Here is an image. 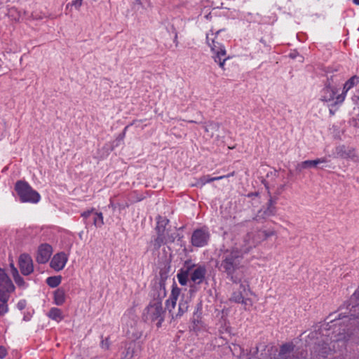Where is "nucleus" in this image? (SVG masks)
Masks as SVG:
<instances>
[{
	"mask_svg": "<svg viewBox=\"0 0 359 359\" xmlns=\"http://www.w3.org/2000/svg\"><path fill=\"white\" fill-rule=\"evenodd\" d=\"M243 257L238 248L227 249L219 255V261L216 264L218 270L225 273L226 278L238 284L243 279Z\"/></svg>",
	"mask_w": 359,
	"mask_h": 359,
	"instance_id": "obj_1",
	"label": "nucleus"
},
{
	"mask_svg": "<svg viewBox=\"0 0 359 359\" xmlns=\"http://www.w3.org/2000/svg\"><path fill=\"white\" fill-rule=\"evenodd\" d=\"M225 31L226 29L223 28L213 32L212 29L210 31V33L206 34V42L213 53L212 57L223 69H224L225 61L229 58L226 56V48L222 42L223 39L219 38V35Z\"/></svg>",
	"mask_w": 359,
	"mask_h": 359,
	"instance_id": "obj_2",
	"label": "nucleus"
},
{
	"mask_svg": "<svg viewBox=\"0 0 359 359\" xmlns=\"http://www.w3.org/2000/svg\"><path fill=\"white\" fill-rule=\"evenodd\" d=\"M14 190L21 203H37L41 200V196L25 180H18L14 186Z\"/></svg>",
	"mask_w": 359,
	"mask_h": 359,
	"instance_id": "obj_3",
	"label": "nucleus"
},
{
	"mask_svg": "<svg viewBox=\"0 0 359 359\" xmlns=\"http://www.w3.org/2000/svg\"><path fill=\"white\" fill-rule=\"evenodd\" d=\"M348 312L341 313L338 315V318L330 319V322L336 320H343V323L351 320L359 319V287L350 297L349 300L344 303Z\"/></svg>",
	"mask_w": 359,
	"mask_h": 359,
	"instance_id": "obj_4",
	"label": "nucleus"
},
{
	"mask_svg": "<svg viewBox=\"0 0 359 359\" xmlns=\"http://www.w3.org/2000/svg\"><path fill=\"white\" fill-rule=\"evenodd\" d=\"M165 311L163 309L162 303L160 302H149L143 313V319L145 322L157 321V327H161L164 321Z\"/></svg>",
	"mask_w": 359,
	"mask_h": 359,
	"instance_id": "obj_5",
	"label": "nucleus"
},
{
	"mask_svg": "<svg viewBox=\"0 0 359 359\" xmlns=\"http://www.w3.org/2000/svg\"><path fill=\"white\" fill-rule=\"evenodd\" d=\"M262 183L264 184L265 188L268 190L269 199L268 200V202L266 203V208L264 209L262 208L259 210H258L256 215L253 217V220L257 221L258 222H262L263 221L266 220V218L276 215V204L278 198L277 196H272L271 195V192L269 191V187L266 180L262 181Z\"/></svg>",
	"mask_w": 359,
	"mask_h": 359,
	"instance_id": "obj_6",
	"label": "nucleus"
},
{
	"mask_svg": "<svg viewBox=\"0 0 359 359\" xmlns=\"http://www.w3.org/2000/svg\"><path fill=\"white\" fill-rule=\"evenodd\" d=\"M210 238V234L208 227L203 226L196 229L193 231L191 238V243L194 247H204L208 245Z\"/></svg>",
	"mask_w": 359,
	"mask_h": 359,
	"instance_id": "obj_7",
	"label": "nucleus"
},
{
	"mask_svg": "<svg viewBox=\"0 0 359 359\" xmlns=\"http://www.w3.org/2000/svg\"><path fill=\"white\" fill-rule=\"evenodd\" d=\"M238 283L240 284L239 289L232 293L229 300L235 303H241L246 305L247 302L250 301L249 299H245V295H247V290H250L248 282L243 279Z\"/></svg>",
	"mask_w": 359,
	"mask_h": 359,
	"instance_id": "obj_8",
	"label": "nucleus"
},
{
	"mask_svg": "<svg viewBox=\"0 0 359 359\" xmlns=\"http://www.w3.org/2000/svg\"><path fill=\"white\" fill-rule=\"evenodd\" d=\"M18 266L23 276H29L34 272L33 260L27 253H22L18 257Z\"/></svg>",
	"mask_w": 359,
	"mask_h": 359,
	"instance_id": "obj_9",
	"label": "nucleus"
},
{
	"mask_svg": "<svg viewBox=\"0 0 359 359\" xmlns=\"http://www.w3.org/2000/svg\"><path fill=\"white\" fill-rule=\"evenodd\" d=\"M332 82L333 76H331L327 79V81L325 83V86L321 90V101L330 102L332 101L334 97L336 98L335 95L337 93V88L332 86Z\"/></svg>",
	"mask_w": 359,
	"mask_h": 359,
	"instance_id": "obj_10",
	"label": "nucleus"
},
{
	"mask_svg": "<svg viewBox=\"0 0 359 359\" xmlns=\"http://www.w3.org/2000/svg\"><path fill=\"white\" fill-rule=\"evenodd\" d=\"M149 296L151 298L150 302H160L162 303V300L166 296L165 285L154 281Z\"/></svg>",
	"mask_w": 359,
	"mask_h": 359,
	"instance_id": "obj_11",
	"label": "nucleus"
},
{
	"mask_svg": "<svg viewBox=\"0 0 359 359\" xmlns=\"http://www.w3.org/2000/svg\"><path fill=\"white\" fill-rule=\"evenodd\" d=\"M313 352L318 359L326 358L334 352V347L332 348L328 342L321 340L315 344Z\"/></svg>",
	"mask_w": 359,
	"mask_h": 359,
	"instance_id": "obj_12",
	"label": "nucleus"
},
{
	"mask_svg": "<svg viewBox=\"0 0 359 359\" xmlns=\"http://www.w3.org/2000/svg\"><path fill=\"white\" fill-rule=\"evenodd\" d=\"M53 252L52 246L48 243L41 244L37 250L36 261L39 264H46L49 260Z\"/></svg>",
	"mask_w": 359,
	"mask_h": 359,
	"instance_id": "obj_13",
	"label": "nucleus"
},
{
	"mask_svg": "<svg viewBox=\"0 0 359 359\" xmlns=\"http://www.w3.org/2000/svg\"><path fill=\"white\" fill-rule=\"evenodd\" d=\"M207 273V269L204 264H199L191 271L190 274V282H192L194 285H201L205 278Z\"/></svg>",
	"mask_w": 359,
	"mask_h": 359,
	"instance_id": "obj_14",
	"label": "nucleus"
},
{
	"mask_svg": "<svg viewBox=\"0 0 359 359\" xmlns=\"http://www.w3.org/2000/svg\"><path fill=\"white\" fill-rule=\"evenodd\" d=\"M15 287L4 269L0 267V292H13Z\"/></svg>",
	"mask_w": 359,
	"mask_h": 359,
	"instance_id": "obj_15",
	"label": "nucleus"
},
{
	"mask_svg": "<svg viewBox=\"0 0 359 359\" xmlns=\"http://www.w3.org/2000/svg\"><path fill=\"white\" fill-rule=\"evenodd\" d=\"M359 83V76H353L344 84L342 93L336 96V101L332 105L341 104L346 97L347 92L354 86Z\"/></svg>",
	"mask_w": 359,
	"mask_h": 359,
	"instance_id": "obj_16",
	"label": "nucleus"
},
{
	"mask_svg": "<svg viewBox=\"0 0 359 359\" xmlns=\"http://www.w3.org/2000/svg\"><path fill=\"white\" fill-rule=\"evenodd\" d=\"M67 261L68 257L67 254L64 252H60L54 255L50 262V266L55 271H60L64 269Z\"/></svg>",
	"mask_w": 359,
	"mask_h": 359,
	"instance_id": "obj_17",
	"label": "nucleus"
},
{
	"mask_svg": "<svg viewBox=\"0 0 359 359\" xmlns=\"http://www.w3.org/2000/svg\"><path fill=\"white\" fill-rule=\"evenodd\" d=\"M327 158L325 157L316 158L315 160H306L299 163L296 165V171L299 173L304 169H309L311 168H318V165L320 163H327ZM320 169H323V167H319Z\"/></svg>",
	"mask_w": 359,
	"mask_h": 359,
	"instance_id": "obj_18",
	"label": "nucleus"
},
{
	"mask_svg": "<svg viewBox=\"0 0 359 359\" xmlns=\"http://www.w3.org/2000/svg\"><path fill=\"white\" fill-rule=\"evenodd\" d=\"M189 123H195L203 125L206 135L209 138H212L215 132L218 131L220 127V124L213 121H208L205 122H197L195 121H189Z\"/></svg>",
	"mask_w": 359,
	"mask_h": 359,
	"instance_id": "obj_19",
	"label": "nucleus"
},
{
	"mask_svg": "<svg viewBox=\"0 0 359 359\" xmlns=\"http://www.w3.org/2000/svg\"><path fill=\"white\" fill-rule=\"evenodd\" d=\"M256 247L255 243L250 237V233H246L243 238L240 248H238V251L241 252V255L249 253L253 248Z\"/></svg>",
	"mask_w": 359,
	"mask_h": 359,
	"instance_id": "obj_20",
	"label": "nucleus"
},
{
	"mask_svg": "<svg viewBox=\"0 0 359 359\" xmlns=\"http://www.w3.org/2000/svg\"><path fill=\"white\" fill-rule=\"evenodd\" d=\"M189 302L190 300L188 299H184L182 297L178 304V311L177 313L174 316L173 313H172V319H177L181 318L184 313H185L189 307Z\"/></svg>",
	"mask_w": 359,
	"mask_h": 359,
	"instance_id": "obj_21",
	"label": "nucleus"
},
{
	"mask_svg": "<svg viewBox=\"0 0 359 359\" xmlns=\"http://www.w3.org/2000/svg\"><path fill=\"white\" fill-rule=\"evenodd\" d=\"M11 292H0V316L8 311V301Z\"/></svg>",
	"mask_w": 359,
	"mask_h": 359,
	"instance_id": "obj_22",
	"label": "nucleus"
},
{
	"mask_svg": "<svg viewBox=\"0 0 359 359\" xmlns=\"http://www.w3.org/2000/svg\"><path fill=\"white\" fill-rule=\"evenodd\" d=\"M294 348V345L292 343H285L280 346V351L278 353V357L280 359H285L287 358V354L291 353Z\"/></svg>",
	"mask_w": 359,
	"mask_h": 359,
	"instance_id": "obj_23",
	"label": "nucleus"
},
{
	"mask_svg": "<svg viewBox=\"0 0 359 359\" xmlns=\"http://www.w3.org/2000/svg\"><path fill=\"white\" fill-rule=\"evenodd\" d=\"M222 179H224V177H211L210 175H203V176L201 177L195 184H192V186L202 187L206 183L220 180Z\"/></svg>",
	"mask_w": 359,
	"mask_h": 359,
	"instance_id": "obj_24",
	"label": "nucleus"
},
{
	"mask_svg": "<svg viewBox=\"0 0 359 359\" xmlns=\"http://www.w3.org/2000/svg\"><path fill=\"white\" fill-rule=\"evenodd\" d=\"M170 270V266L168 264H165L163 267L160 269L159 271V278L156 279L154 281L158 282L160 283H164L165 285V281L168 278V273Z\"/></svg>",
	"mask_w": 359,
	"mask_h": 359,
	"instance_id": "obj_25",
	"label": "nucleus"
},
{
	"mask_svg": "<svg viewBox=\"0 0 359 359\" xmlns=\"http://www.w3.org/2000/svg\"><path fill=\"white\" fill-rule=\"evenodd\" d=\"M201 315H202V306H201V303H198L196 305V310L194 313L193 318L191 319L194 330H195L196 327H198V324L201 322Z\"/></svg>",
	"mask_w": 359,
	"mask_h": 359,
	"instance_id": "obj_26",
	"label": "nucleus"
},
{
	"mask_svg": "<svg viewBox=\"0 0 359 359\" xmlns=\"http://www.w3.org/2000/svg\"><path fill=\"white\" fill-rule=\"evenodd\" d=\"M65 302V292L62 288H58L54 292V303L57 306L62 305Z\"/></svg>",
	"mask_w": 359,
	"mask_h": 359,
	"instance_id": "obj_27",
	"label": "nucleus"
},
{
	"mask_svg": "<svg viewBox=\"0 0 359 359\" xmlns=\"http://www.w3.org/2000/svg\"><path fill=\"white\" fill-rule=\"evenodd\" d=\"M157 219V225L155 228L156 233L164 234L165 226L168 224L169 220L165 217H162L161 216H158Z\"/></svg>",
	"mask_w": 359,
	"mask_h": 359,
	"instance_id": "obj_28",
	"label": "nucleus"
},
{
	"mask_svg": "<svg viewBox=\"0 0 359 359\" xmlns=\"http://www.w3.org/2000/svg\"><path fill=\"white\" fill-rule=\"evenodd\" d=\"M189 275L187 271H184V268L180 269L177 274L179 283L182 286L187 285L188 282L190 281L189 280Z\"/></svg>",
	"mask_w": 359,
	"mask_h": 359,
	"instance_id": "obj_29",
	"label": "nucleus"
},
{
	"mask_svg": "<svg viewBox=\"0 0 359 359\" xmlns=\"http://www.w3.org/2000/svg\"><path fill=\"white\" fill-rule=\"evenodd\" d=\"M48 316L56 321H60L63 319L62 312L58 308H51L48 312Z\"/></svg>",
	"mask_w": 359,
	"mask_h": 359,
	"instance_id": "obj_30",
	"label": "nucleus"
},
{
	"mask_svg": "<svg viewBox=\"0 0 359 359\" xmlns=\"http://www.w3.org/2000/svg\"><path fill=\"white\" fill-rule=\"evenodd\" d=\"M61 280V276H50L46 279V283L49 287L54 288L60 284Z\"/></svg>",
	"mask_w": 359,
	"mask_h": 359,
	"instance_id": "obj_31",
	"label": "nucleus"
},
{
	"mask_svg": "<svg viewBox=\"0 0 359 359\" xmlns=\"http://www.w3.org/2000/svg\"><path fill=\"white\" fill-rule=\"evenodd\" d=\"M93 224L98 228H100L104 224L103 215L102 212H95L92 217Z\"/></svg>",
	"mask_w": 359,
	"mask_h": 359,
	"instance_id": "obj_32",
	"label": "nucleus"
},
{
	"mask_svg": "<svg viewBox=\"0 0 359 359\" xmlns=\"http://www.w3.org/2000/svg\"><path fill=\"white\" fill-rule=\"evenodd\" d=\"M248 233H250V237L256 246H257L259 243L264 241L261 229L258 230L255 233L249 232Z\"/></svg>",
	"mask_w": 359,
	"mask_h": 359,
	"instance_id": "obj_33",
	"label": "nucleus"
},
{
	"mask_svg": "<svg viewBox=\"0 0 359 359\" xmlns=\"http://www.w3.org/2000/svg\"><path fill=\"white\" fill-rule=\"evenodd\" d=\"M12 276L18 287L26 288L28 286L27 283L25 281L24 278L19 274V273H17Z\"/></svg>",
	"mask_w": 359,
	"mask_h": 359,
	"instance_id": "obj_34",
	"label": "nucleus"
},
{
	"mask_svg": "<svg viewBox=\"0 0 359 359\" xmlns=\"http://www.w3.org/2000/svg\"><path fill=\"white\" fill-rule=\"evenodd\" d=\"M165 243L166 241L164 234L157 233V237L154 241V247L156 250H158Z\"/></svg>",
	"mask_w": 359,
	"mask_h": 359,
	"instance_id": "obj_35",
	"label": "nucleus"
},
{
	"mask_svg": "<svg viewBox=\"0 0 359 359\" xmlns=\"http://www.w3.org/2000/svg\"><path fill=\"white\" fill-rule=\"evenodd\" d=\"M109 206L110 208H111L113 210H115L116 208H118V210L121 211V210H124L125 208H128L129 206V204L127 202L114 203L113 201H111Z\"/></svg>",
	"mask_w": 359,
	"mask_h": 359,
	"instance_id": "obj_36",
	"label": "nucleus"
},
{
	"mask_svg": "<svg viewBox=\"0 0 359 359\" xmlns=\"http://www.w3.org/2000/svg\"><path fill=\"white\" fill-rule=\"evenodd\" d=\"M180 292L181 289L178 287L176 283L174 282L172 287L171 294L170 298L174 300H177V298L179 297Z\"/></svg>",
	"mask_w": 359,
	"mask_h": 359,
	"instance_id": "obj_37",
	"label": "nucleus"
},
{
	"mask_svg": "<svg viewBox=\"0 0 359 359\" xmlns=\"http://www.w3.org/2000/svg\"><path fill=\"white\" fill-rule=\"evenodd\" d=\"M95 208H91L90 210L84 211L81 214V217L83 218L84 223L86 224V226H88L89 224L88 219H90L91 216L93 217V215L95 212Z\"/></svg>",
	"mask_w": 359,
	"mask_h": 359,
	"instance_id": "obj_38",
	"label": "nucleus"
},
{
	"mask_svg": "<svg viewBox=\"0 0 359 359\" xmlns=\"http://www.w3.org/2000/svg\"><path fill=\"white\" fill-rule=\"evenodd\" d=\"M198 265L194 264L191 259H187L184 263V271H187V272L190 273Z\"/></svg>",
	"mask_w": 359,
	"mask_h": 359,
	"instance_id": "obj_39",
	"label": "nucleus"
},
{
	"mask_svg": "<svg viewBox=\"0 0 359 359\" xmlns=\"http://www.w3.org/2000/svg\"><path fill=\"white\" fill-rule=\"evenodd\" d=\"M264 241L271 236H276V231L274 229H261Z\"/></svg>",
	"mask_w": 359,
	"mask_h": 359,
	"instance_id": "obj_40",
	"label": "nucleus"
},
{
	"mask_svg": "<svg viewBox=\"0 0 359 359\" xmlns=\"http://www.w3.org/2000/svg\"><path fill=\"white\" fill-rule=\"evenodd\" d=\"M83 0H74V1H72V3H69L67 6H66V9H68L69 6H74V8L77 10V11H79L80 10V8L81 6H82L83 4Z\"/></svg>",
	"mask_w": 359,
	"mask_h": 359,
	"instance_id": "obj_41",
	"label": "nucleus"
},
{
	"mask_svg": "<svg viewBox=\"0 0 359 359\" xmlns=\"http://www.w3.org/2000/svg\"><path fill=\"white\" fill-rule=\"evenodd\" d=\"M177 300L169 298L165 302L166 309H168L169 312L171 313V309H174L176 305Z\"/></svg>",
	"mask_w": 359,
	"mask_h": 359,
	"instance_id": "obj_42",
	"label": "nucleus"
},
{
	"mask_svg": "<svg viewBox=\"0 0 359 359\" xmlns=\"http://www.w3.org/2000/svg\"><path fill=\"white\" fill-rule=\"evenodd\" d=\"M345 149L346 147L344 145L337 148V154L343 158H347L348 156H349V154L346 153Z\"/></svg>",
	"mask_w": 359,
	"mask_h": 359,
	"instance_id": "obj_43",
	"label": "nucleus"
},
{
	"mask_svg": "<svg viewBox=\"0 0 359 359\" xmlns=\"http://www.w3.org/2000/svg\"><path fill=\"white\" fill-rule=\"evenodd\" d=\"M100 346L102 348L107 350L109 348L110 346V341L109 339V337L105 338L104 339H102L100 343Z\"/></svg>",
	"mask_w": 359,
	"mask_h": 359,
	"instance_id": "obj_44",
	"label": "nucleus"
},
{
	"mask_svg": "<svg viewBox=\"0 0 359 359\" xmlns=\"http://www.w3.org/2000/svg\"><path fill=\"white\" fill-rule=\"evenodd\" d=\"M9 259L11 260L10 267H11V275L13 276L17 273H19L18 269L14 265L13 258L11 257H9Z\"/></svg>",
	"mask_w": 359,
	"mask_h": 359,
	"instance_id": "obj_45",
	"label": "nucleus"
},
{
	"mask_svg": "<svg viewBox=\"0 0 359 359\" xmlns=\"http://www.w3.org/2000/svg\"><path fill=\"white\" fill-rule=\"evenodd\" d=\"M26 306L27 302L25 299H21L17 304V308L20 311L23 310L26 307Z\"/></svg>",
	"mask_w": 359,
	"mask_h": 359,
	"instance_id": "obj_46",
	"label": "nucleus"
},
{
	"mask_svg": "<svg viewBox=\"0 0 359 359\" xmlns=\"http://www.w3.org/2000/svg\"><path fill=\"white\" fill-rule=\"evenodd\" d=\"M128 128V126H126V127L124 128V130H123V132H122V133H121L118 135V137H117V138H116V142L122 141V140L124 139V137H125V136H126V130H127V128Z\"/></svg>",
	"mask_w": 359,
	"mask_h": 359,
	"instance_id": "obj_47",
	"label": "nucleus"
},
{
	"mask_svg": "<svg viewBox=\"0 0 359 359\" xmlns=\"http://www.w3.org/2000/svg\"><path fill=\"white\" fill-rule=\"evenodd\" d=\"M7 355V350L4 346H0V359L4 358Z\"/></svg>",
	"mask_w": 359,
	"mask_h": 359,
	"instance_id": "obj_48",
	"label": "nucleus"
},
{
	"mask_svg": "<svg viewBox=\"0 0 359 359\" xmlns=\"http://www.w3.org/2000/svg\"><path fill=\"white\" fill-rule=\"evenodd\" d=\"M180 235L178 233L175 234H170L168 235L167 239H165L166 243H174L175 238L177 236H179Z\"/></svg>",
	"mask_w": 359,
	"mask_h": 359,
	"instance_id": "obj_49",
	"label": "nucleus"
},
{
	"mask_svg": "<svg viewBox=\"0 0 359 359\" xmlns=\"http://www.w3.org/2000/svg\"><path fill=\"white\" fill-rule=\"evenodd\" d=\"M285 184H282V185L279 186V187L277 188L276 191V194L277 196H278V195L281 194V193H282V192L283 191V190L285 189Z\"/></svg>",
	"mask_w": 359,
	"mask_h": 359,
	"instance_id": "obj_50",
	"label": "nucleus"
},
{
	"mask_svg": "<svg viewBox=\"0 0 359 359\" xmlns=\"http://www.w3.org/2000/svg\"><path fill=\"white\" fill-rule=\"evenodd\" d=\"M259 196V193L258 191L250 192L247 194V197H248V198H252V197Z\"/></svg>",
	"mask_w": 359,
	"mask_h": 359,
	"instance_id": "obj_51",
	"label": "nucleus"
},
{
	"mask_svg": "<svg viewBox=\"0 0 359 359\" xmlns=\"http://www.w3.org/2000/svg\"><path fill=\"white\" fill-rule=\"evenodd\" d=\"M133 5H134L135 8L136 5H137V6L142 5L141 1L140 0H135L133 1Z\"/></svg>",
	"mask_w": 359,
	"mask_h": 359,
	"instance_id": "obj_52",
	"label": "nucleus"
},
{
	"mask_svg": "<svg viewBox=\"0 0 359 359\" xmlns=\"http://www.w3.org/2000/svg\"><path fill=\"white\" fill-rule=\"evenodd\" d=\"M30 318H31V316L29 315V313H27L24 316L23 320H29Z\"/></svg>",
	"mask_w": 359,
	"mask_h": 359,
	"instance_id": "obj_53",
	"label": "nucleus"
},
{
	"mask_svg": "<svg viewBox=\"0 0 359 359\" xmlns=\"http://www.w3.org/2000/svg\"><path fill=\"white\" fill-rule=\"evenodd\" d=\"M234 175H235V172L233 171L232 172L229 173L226 175H222V177H224V178H225V177H229L233 176Z\"/></svg>",
	"mask_w": 359,
	"mask_h": 359,
	"instance_id": "obj_54",
	"label": "nucleus"
},
{
	"mask_svg": "<svg viewBox=\"0 0 359 359\" xmlns=\"http://www.w3.org/2000/svg\"><path fill=\"white\" fill-rule=\"evenodd\" d=\"M177 32H175L174 42H175L176 43H177Z\"/></svg>",
	"mask_w": 359,
	"mask_h": 359,
	"instance_id": "obj_55",
	"label": "nucleus"
},
{
	"mask_svg": "<svg viewBox=\"0 0 359 359\" xmlns=\"http://www.w3.org/2000/svg\"><path fill=\"white\" fill-rule=\"evenodd\" d=\"M353 3L359 6V0H353Z\"/></svg>",
	"mask_w": 359,
	"mask_h": 359,
	"instance_id": "obj_56",
	"label": "nucleus"
},
{
	"mask_svg": "<svg viewBox=\"0 0 359 359\" xmlns=\"http://www.w3.org/2000/svg\"><path fill=\"white\" fill-rule=\"evenodd\" d=\"M260 42H261V43H262L264 45H266V41H264V39H262H262H260Z\"/></svg>",
	"mask_w": 359,
	"mask_h": 359,
	"instance_id": "obj_57",
	"label": "nucleus"
},
{
	"mask_svg": "<svg viewBox=\"0 0 359 359\" xmlns=\"http://www.w3.org/2000/svg\"><path fill=\"white\" fill-rule=\"evenodd\" d=\"M330 114L331 115H334V111L332 109H330Z\"/></svg>",
	"mask_w": 359,
	"mask_h": 359,
	"instance_id": "obj_58",
	"label": "nucleus"
},
{
	"mask_svg": "<svg viewBox=\"0 0 359 359\" xmlns=\"http://www.w3.org/2000/svg\"><path fill=\"white\" fill-rule=\"evenodd\" d=\"M255 351H254V353H258V347H255Z\"/></svg>",
	"mask_w": 359,
	"mask_h": 359,
	"instance_id": "obj_59",
	"label": "nucleus"
},
{
	"mask_svg": "<svg viewBox=\"0 0 359 359\" xmlns=\"http://www.w3.org/2000/svg\"><path fill=\"white\" fill-rule=\"evenodd\" d=\"M292 170H290L289 173H288V176L290 177V176H292Z\"/></svg>",
	"mask_w": 359,
	"mask_h": 359,
	"instance_id": "obj_60",
	"label": "nucleus"
},
{
	"mask_svg": "<svg viewBox=\"0 0 359 359\" xmlns=\"http://www.w3.org/2000/svg\"><path fill=\"white\" fill-rule=\"evenodd\" d=\"M333 359H344L343 357H337V358H334Z\"/></svg>",
	"mask_w": 359,
	"mask_h": 359,
	"instance_id": "obj_61",
	"label": "nucleus"
},
{
	"mask_svg": "<svg viewBox=\"0 0 359 359\" xmlns=\"http://www.w3.org/2000/svg\"><path fill=\"white\" fill-rule=\"evenodd\" d=\"M333 315H334L333 313L330 314V316L327 317V318H331Z\"/></svg>",
	"mask_w": 359,
	"mask_h": 359,
	"instance_id": "obj_62",
	"label": "nucleus"
},
{
	"mask_svg": "<svg viewBox=\"0 0 359 359\" xmlns=\"http://www.w3.org/2000/svg\"><path fill=\"white\" fill-rule=\"evenodd\" d=\"M355 126L359 127V121L355 123Z\"/></svg>",
	"mask_w": 359,
	"mask_h": 359,
	"instance_id": "obj_63",
	"label": "nucleus"
},
{
	"mask_svg": "<svg viewBox=\"0 0 359 359\" xmlns=\"http://www.w3.org/2000/svg\"><path fill=\"white\" fill-rule=\"evenodd\" d=\"M341 323H335V324H334V325H341Z\"/></svg>",
	"mask_w": 359,
	"mask_h": 359,
	"instance_id": "obj_64",
	"label": "nucleus"
}]
</instances>
